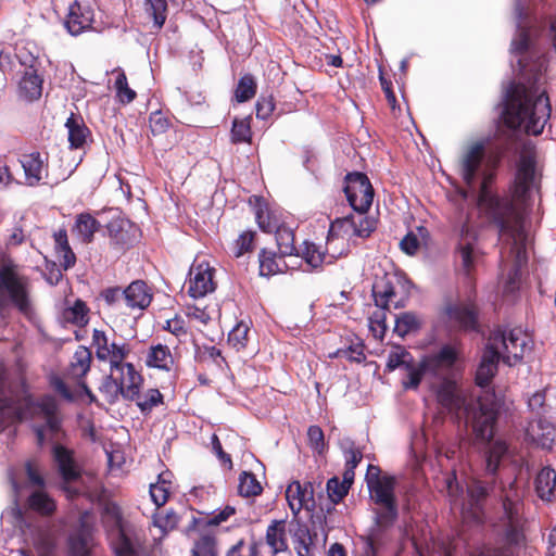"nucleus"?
I'll return each mask as SVG.
<instances>
[{
	"instance_id": "nucleus-1",
	"label": "nucleus",
	"mask_w": 556,
	"mask_h": 556,
	"mask_svg": "<svg viewBox=\"0 0 556 556\" xmlns=\"http://www.w3.org/2000/svg\"><path fill=\"white\" fill-rule=\"evenodd\" d=\"M517 34L511 41V53L518 56V71L525 83L513 85L507 90L502 113L504 124L513 130H523L528 135H540L551 117V103L545 90L535 87L546 70V61L535 55L533 37L536 30L529 25L527 13L518 1L515 9Z\"/></svg>"
},
{
	"instance_id": "nucleus-2",
	"label": "nucleus",
	"mask_w": 556,
	"mask_h": 556,
	"mask_svg": "<svg viewBox=\"0 0 556 556\" xmlns=\"http://www.w3.org/2000/svg\"><path fill=\"white\" fill-rule=\"evenodd\" d=\"M458 355L453 348V364L450 372L437 374L431 381L438 402L448 412L464 419L482 438H490L493 424L504 401L501 396L483 391V394H465L457 386Z\"/></svg>"
},
{
	"instance_id": "nucleus-3",
	"label": "nucleus",
	"mask_w": 556,
	"mask_h": 556,
	"mask_svg": "<svg viewBox=\"0 0 556 556\" xmlns=\"http://www.w3.org/2000/svg\"><path fill=\"white\" fill-rule=\"evenodd\" d=\"M498 162L497 154H485L483 141H473L465 146L458 159V173L463 181L477 194L479 206L494 222L507 218L508 208L513 214H519L510 201L500 199L489 188Z\"/></svg>"
},
{
	"instance_id": "nucleus-4",
	"label": "nucleus",
	"mask_w": 556,
	"mask_h": 556,
	"mask_svg": "<svg viewBox=\"0 0 556 556\" xmlns=\"http://www.w3.org/2000/svg\"><path fill=\"white\" fill-rule=\"evenodd\" d=\"M530 343V337L521 328L493 331L476 372V382L481 388L478 394H483L485 390L495 394L486 387L497 371L500 359L508 366H514L522 359L526 351L531 349Z\"/></svg>"
},
{
	"instance_id": "nucleus-5",
	"label": "nucleus",
	"mask_w": 556,
	"mask_h": 556,
	"mask_svg": "<svg viewBox=\"0 0 556 556\" xmlns=\"http://www.w3.org/2000/svg\"><path fill=\"white\" fill-rule=\"evenodd\" d=\"M508 212L507 218L495 222L498 228L500 242L502 244V262H511L505 285V292L513 293L518 288L520 268L527 263V240L521 214Z\"/></svg>"
},
{
	"instance_id": "nucleus-6",
	"label": "nucleus",
	"mask_w": 556,
	"mask_h": 556,
	"mask_svg": "<svg viewBox=\"0 0 556 556\" xmlns=\"http://www.w3.org/2000/svg\"><path fill=\"white\" fill-rule=\"evenodd\" d=\"M410 281L402 273H384L376 277L372 295L379 309L369 317V329L375 338L382 339L386 333L384 309L390 306L403 307L410 294Z\"/></svg>"
},
{
	"instance_id": "nucleus-7",
	"label": "nucleus",
	"mask_w": 556,
	"mask_h": 556,
	"mask_svg": "<svg viewBox=\"0 0 556 556\" xmlns=\"http://www.w3.org/2000/svg\"><path fill=\"white\" fill-rule=\"evenodd\" d=\"M453 364V346L444 345L437 353L426 356L419 364L412 362L405 367L404 389H417L422 377L434 378L437 374L450 372Z\"/></svg>"
},
{
	"instance_id": "nucleus-8",
	"label": "nucleus",
	"mask_w": 556,
	"mask_h": 556,
	"mask_svg": "<svg viewBox=\"0 0 556 556\" xmlns=\"http://www.w3.org/2000/svg\"><path fill=\"white\" fill-rule=\"evenodd\" d=\"M376 228V220L363 214H352L337 218L330 225L327 237V249L331 251L337 248V241L342 239L346 242L355 238H367Z\"/></svg>"
},
{
	"instance_id": "nucleus-9",
	"label": "nucleus",
	"mask_w": 556,
	"mask_h": 556,
	"mask_svg": "<svg viewBox=\"0 0 556 556\" xmlns=\"http://www.w3.org/2000/svg\"><path fill=\"white\" fill-rule=\"evenodd\" d=\"M345 458V468L342 481L332 477L327 481V493L333 504H338L348 494L355 477V468L363 459V452L350 438H342L339 442Z\"/></svg>"
},
{
	"instance_id": "nucleus-10",
	"label": "nucleus",
	"mask_w": 556,
	"mask_h": 556,
	"mask_svg": "<svg viewBox=\"0 0 556 556\" xmlns=\"http://www.w3.org/2000/svg\"><path fill=\"white\" fill-rule=\"evenodd\" d=\"M523 490L513 481L508 486L502 489L503 516L501 522L496 525L498 532L510 542H516L518 528L521 525Z\"/></svg>"
},
{
	"instance_id": "nucleus-11",
	"label": "nucleus",
	"mask_w": 556,
	"mask_h": 556,
	"mask_svg": "<svg viewBox=\"0 0 556 556\" xmlns=\"http://www.w3.org/2000/svg\"><path fill=\"white\" fill-rule=\"evenodd\" d=\"M26 278L18 274L17 266L10 260L0 266V289L5 291L13 304L24 314L30 311L26 290Z\"/></svg>"
},
{
	"instance_id": "nucleus-12",
	"label": "nucleus",
	"mask_w": 556,
	"mask_h": 556,
	"mask_svg": "<svg viewBox=\"0 0 556 556\" xmlns=\"http://www.w3.org/2000/svg\"><path fill=\"white\" fill-rule=\"evenodd\" d=\"M344 192L352 208L365 215L374 200V189L368 177L362 173L349 174Z\"/></svg>"
},
{
	"instance_id": "nucleus-13",
	"label": "nucleus",
	"mask_w": 556,
	"mask_h": 556,
	"mask_svg": "<svg viewBox=\"0 0 556 556\" xmlns=\"http://www.w3.org/2000/svg\"><path fill=\"white\" fill-rule=\"evenodd\" d=\"M489 494V485L479 479H471L467 484V502L462 504L463 517L476 523L484 518L483 503Z\"/></svg>"
},
{
	"instance_id": "nucleus-14",
	"label": "nucleus",
	"mask_w": 556,
	"mask_h": 556,
	"mask_svg": "<svg viewBox=\"0 0 556 556\" xmlns=\"http://www.w3.org/2000/svg\"><path fill=\"white\" fill-rule=\"evenodd\" d=\"M92 343L96 348L98 359L110 363V368L121 365L129 353L125 343H118L100 330L94 329Z\"/></svg>"
},
{
	"instance_id": "nucleus-15",
	"label": "nucleus",
	"mask_w": 556,
	"mask_h": 556,
	"mask_svg": "<svg viewBox=\"0 0 556 556\" xmlns=\"http://www.w3.org/2000/svg\"><path fill=\"white\" fill-rule=\"evenodd\" d=\"M31 409L35 414L45 419V425L36 428L38 442L43 443L46 431L52 433L56 432L60 428V419L58 417V404L53 396L46 395L31 404Z\"/></svg>"
},
{
	"instance_id": "nucleus-16",
	"label": "nucleus",
	"mask_w": 556,
	"mask_h": 556,
	"mask_svg": "<svg viewBox=\"0 0 556 556\" xmlns=\"http://www.w3.org/2000/svg\"><path fill=\"white\" fill-rule=\"evenodd\" d=\"M286 498L288 505L294 516L305 508L307 510L314 509V489L311 482L302 484L300 481H292L286 490Z\"/></svg>"
},
{
	"instance_id": "nucleus-17",
	"label": "nucleus",
	"mask_w": 556,
	"mask_h": 556,
	"mask_svg": "<svg viewBox=\"0 0 556 556\" xmlns=\"http://www.w3.org/2000/svg\"><path fill=\"white\" fill-rule=\"evenodd\" d=\"M215 290L213 269L207 264H199L190 270L188 293L193 299L203 298Z\"/></svg>"
},
{
	"instance_id": "nucleus-18",
	"label": "nucleus",
	"mask_w": 556,
	"mask_h": 556,
	"mask_svg": "<svg viewBox=\"0 0 556 556\" xmlns=\"http://www.w3.org/2000/svg\"><path fill=\"white\" fill-rule=\"evenodd\" d=\"M114 377H117L122 396L128 401L136 399L142 384V377L130 363H122L113 367Z\"/></svg>"
},
{
	"instance_id": "nucleus-19",
	"label": "nucleus",
	"mask_w": 556,
	"mask_h": 556,
	"mask_svg": "<svg viewBox=\"0 0 556 556\" xmlns=\"http://www.w3.org/2000/svg\"><path fill=\"white\" fill-rule=\"evenodd\" d=\"M93 22V10L89 5H83L74 1L68 7L65 28L73 36H78L91 27Z\"/></svg>"
},
{
	"instance_id": "nucleus-20",
	"label": "nucleus",
	"mask_w": 556,
	"mask_h": 556,
	"mask_svg": "<svg viewBox=\"0 0 556 556\" xmlns=\"http://www.w3.org/2000/svg\"><path fill=\"white\" fill-rule=\"evenodd\" d=\"M525 439L542 448H552L556 439V428L545 419L539 418L529 422Z\"/></svg>"
},
{
	"instance_id": "nucleus-21",
	"label": "nucleus",
	"mask_w": 556,
	"mask_h": 556,
	"mask_svg": "<svg viewBox=\"0 0 556 556\" xmlns=\"http://www.w3.org/2000/svg\"><path fill=\"white\" fill-rule=\"evenodd\" d=\"M53 455L58 464L59 471L66 484L64 485V490L71 496L76 495L78 491L68 485L71 482H74L79 478V470L74 463L71 452L61 445H56L53 448Z\"/></svg>"
},
{
	"instance_id": "nucleus-22",
	"label": "nucleus",
	"mask_w": 556,
	"mask_h": 556,
	"mask_svg": "<svg viewBox=\"0 0 556 556\" xmlns=\"http://www.w3.org/2000/svg\"><path fill=\"white\" fill-rule=\"evenodd\" d=\"M496 422V419L494 420ZM481 440L488 441V447L485 451V472L490 476H494L500 467L502 459L507 457L510 453L507 443L502 439H493L495 433V424H493V433L490 438H482L475 432Z\"/></svg>"
},
{
	"instance_id": "nucleus-23",
	"label": "nucleus",
	"mask_w": 556,
	"mask_h": 556,
	"mask_svg": "<svg viewBox=\"0 0 556 556\" xmlns=\"http://www.w3.org/2000/svg\"><path fill=\"white\" fill-rule=\"evenodd\" d=\"M152 301V292L142 280L132 281L125 288L124 305L131 309H144Z\"/></svg>"
},
{
	"instance_id": "nucleus-24",
	"label": "nucleus",
	"mask_w": 556,
	"mask_h": 556,
	"mask_svg": "<svg viewBox=\"0 0 556 556\" xmlns=\"http://www.w3.org/2000/svg\"><path fill=\"white\" fill-rule=\"evenodd\" d=\"M447 315L452 323L464 330H477V311L471 303H456L447 308Z\"/></svg>"
},
{
	"instance_id": "nucleus-25",
	"label": "nucleus",
	"mask_w": 556,
	"mask_h": 556,
	"mask_svg": "<svg viewBox=\"0 0 556 556\" xmlns=\"http://www.w3.org/2000/svg\"><path fill=\"white\" fill-rule=\"evenodd\" d=\"M108 229L111 240L116 245H130L137 239L138 228L128 219L113 220L109 224Z\"/></svg>"
},
{
	"instance_id": "nucleus-26",
	"label": "nucleus",
	"mask_w": 556,
	"mask_h": 556,
	"mask_svg": "<svg viewBox=\"0 0 556 556\" xmlns=\"http://www.w3.org/2000/svg\"><path fill=\"white\" fill-rule=\"evenodd\" d=\"M475 240L476 235L472 227L468 223H465L460 228L459 256L463 267L467 273L475 264L476 254L472 247Z\"/></svg>"
},
{
	"instance_id": "nucleus-27",
	"label": "nucleus",
	"mask_w": 556,
	"mask_h": 556,
	"mask_svg": "<svg viewBox=\"0 0 556 556\" xmlns=\"http://www.w3.org/2000/svg\"><path fill=\"white\" fill-rule=\"evenodd\" d=\"M21 164L28 185L34 186L42 179L46 170L45 160L39 152L24 154L21 159Z\"/></svg>"
},
{
	"instance_id": "nucleus-28",
	"label": "nucleus",
	"mask_w": 556,
	"mask_h": 556,
	"mask_svg": "<svg viewBox=\"0 0 556 556\" xmlns=\"http://www.w3.org/2000/svg\"><path fill=\"white\" fill-rule=\"evenodd\" d=\"M395 479L392 476L384 475L380 481L368 486L370 496L376 504H391L396 503L394 496Z\"/></svg>"
},
{
	"instance_id": "nucleus-29",
	"label": "nucleus",
	"mask_w": 556,
	"mask_h": 556,
	"mask_svg": "<svg viewBox=\"0 0 556 556\" xmlns=\"http://www.w3.org/2000/svg\"><path fill=\"white\" fill-rule=\"evenodd\" d=\"M27 506L41 516H51L56 509L55 501L45 491L36 489L27 497Z\"/></svg>"
},
{
	"instance_id": "nucleus-30",
	"label": "nucleus",
	"mask_w": 556,
	"mask_h": 556,
	"mask_svg": "<svg viewBox=\"0 0 556 556\" xmlns=\"http://www.w3.org/2000/svg\"><path fill=\"white\" fill-rule=\"evenodd\" d=\"M65 126L68 130V141L71 147L74 149L83 148L90 136V131L84 121L80 117L71 115V117L67 118Z\"/></svg>"
},
{
	"instance_id": "nucleus-31",
	"label": "nucleus",
	"mask_w": 556,
	"mask_h": 556,
	"mask_svg": "<svg viewBox=\"0 0 556 556\" xmlns=\"http://www.w3.org/2000/svg\"><path fill=\"white\" fill-rule=\"evenodd\" d=\"M20 92L27 100H36L41 96L42 92V79L36 73V71L29 68L26 70L21 81Z\"/></svg>"
},
{
	"instance_id": "nucleus-32",
	"label": "nucleus",
	"mask_w": 556,
	"mask_h": 556,
	"mask_svg": "<svg viewBox=\"0 0 556 556\" xmlns=\"http://www.w3.org/2000/svg\"><path fill=\"white\" fill-rule=\"evenodd\" d=\"M266 542L274 553L287 549L286 522L283 520H274L267 528Z\"/></svg>"
},
{
	"instance_id": "nucleus-33",
	"label": "nucleus",
	"mask_w": 556,
	"mask_h": 556,
	"mask_svg": "<svg viewBox=\"0 0 556 556\" xmlns=\"http://www.w3.org/2000/svg\"><path fill=\"white\" fill-rule=\"evenodd\" d=\"M556 486V472L549 467H544L535 479V490L540 498L549 501Z\"/></svg>"
},
{
	"instance_id": "nucleus-34",
	"label": "nucleus",
	"mask_w": 556,
	"mask_h": 556,
	"mask_svg": "<svg viewBox=\"0 0 556 556\" xmlns=\"http://www.w3.org/2000/svg\"><path fill=\"white\" fill-rule=\"evenodd\" d=\"M146 363L149 367L169 370L174 364V358L168 346L157 344L151 346Z\"/></svg>"
},
{
	"instance_id": "nucleus-35",
	"label": "nucleus",
	"mask_w": 556,
	"mask_h": 556,
	"mask_svg": "<svg viewBox=\"0 0 556 556\" xmlns=\"http://www.w3.org/2000/svg\"><path fill=\"white\" fill-rule=\"evenodd\" d=\"M91 364V352L85 346H78L75 351L68 367V375L73 378H81L85 376Z\"/></svg>"
},
{
	"instance_id": "nucleus-36",
	"label": "nucleus",
	"mask_w": 556,
	"mask_h": 556,
	"mask_svg": "<svg viewBox=\"0 0 556 556\" xmlns=\"http://www.w3.org/2000/svg\"><path fill=\"white\" fill-rule=\"evenodd\" d=\"M110 540L116 556L135 555V545L125 527L113 531L110 534Z\"/></svg>"
},
{
	"instance_id": "nucleus-37",
	"label": "nucleus",
	"mask_w": 556,
	"mask_h": 556,
	"mask_svg": "<svg viewBox=\"0 0 556 556\" xmlns=\"http://www.w3.org/2000/svg\"><path fill=\"white\" fill-rule=\"evenodd\" d=\"M535 164L530 156H522L517 169V185L521 192H527L534 180Z\"/></svg>"
},
{
	"instance_id": "nucleus-38",
	"label": "nucleus",
	"mask_w": 556,
	"mask_h": 556,
	"mask_svg": "<svg viewBox=\"0 0 556 556\" xmlns=\"http://www.w3.org/2000/svg\"><path fill=\"white\" fill-rule=\"evenodd\" d=\"M146 14L152 18V27L160 30L167 17V1L166 0H146Z\"/></svg>"
},
{
	"instance_id": "nucleus-39",
	"label": "nucleus",
	"mask_w": 556,
	"mask_h": 556,
	"mask_svg": "<svg viewBox=\"0 0 556 556\" xmlns=\"http://www.w3.org/2000/svg\"><path fill=\"white\" fill-rule=\"evenodd\" d=\"M99 226L98 220L90 214H80L76 219L74 231L81 241L90 242Z\"/></svg>"
},
{
	"instance_id": "nucleus-40",
	"label": "nucleus",
	"mask_w": 556,
	"mask_h": 556,
	"mask_svg": "<svg viewBox=\"0 0 556 556\" xmlns=\"http://www.w3.org/2000/svg\"><path fill=\"white\" fill-rule=\"evenodd\" d=\"M130 401H135L140 410L143 414H148L154 407L163 403V395L157 389H148L142 394L139 391L138 396Z\"/></svg>"
},
{
	"instance_id": "nucleus-41",
	"label": "nucleus",
	"mask_w": 556,
	"mask_h": 556,
	"mask_svg": "<svg viewBox=\"0 0 556 556\" xmlns=\"http://www.w3.org/2000/svg\"><path fill=\"white\" fill-rule=\"evenodd\" d=\"M274 231L276 232V241L280 255H293L296 249L294 247V235L292 230L278 226Z\"/></svg>"
},
{
	"instance_id": "nucleus-42",
	"label": "nucleus",
	"mask_w": 556,
	"mask_h": 556,
	"mask_svg": "<svg viewBox=\"0 0 556 556\" xmlns=\"http://www.w3.org/2000/svg\"><path fill=\"white\" fill-rule=\"evenodd\" d=\"M413 362L412 354L406 351L403 346L396 345L394 346L387 359V369L389 371H393L397 368H405Z\"/></svg>"
},
{
	"instance_id": "nucleus-43",
	"label": "nucleus",
	"mask_w": 556,
	"mask_h": 556,
	"mask_svg": "<svg viewBox=\"0 0 556 556\" xmlns=\"http://www.w3.org/2000/svg\"><path fill=\"white\" fill-rule=\"evenodd\" d=\"M390 528L374 525L370 528L365 547H372L378 553L388 542L391 541Z\"/></svg>"
},
{
	"instance_id": "nucleus-44",
	"label": "nucleus",
	"mask_w": 556,
	"mask_h": 556,
	"mask_svg": "<svg viewBox=\"0 0 556 556\" xmlns=\"http://www.w3.org/2000/svg\"><path fill=\"white\" fill-rule=\"evenodd\" d=\"M191 556H218L216 538L211 534H202L194 542Z\"/></svg>"
},
{
	"instance_id": "nucleus-45",
	"label": "nucleus",
	"mask_w": 556,
	"mask_h": 556,
	"mask_svg": "<svg viewBox=\"0 0 556 556\" xmlns=\"http://www.w3.org/2000/svg\"><path fill=\"white\" fill-rule=\"evenodd\" d=\"M379 506H380V508L375 510V523L374 525L392 529V527L396 520V517H397L396 503L381 504Z\"/></svg>"
},
{
	"instance_id": "nucleus-46",
	"label": "nucleus",
	"mask_w": 556,
	"mask_h": 556,
	"mask_svg": "<svg viewBox=\"0 0 556 556\" xmlns=\"http://www.w3.org/2000/svg\"><path fill=\"white\" fill-rule=\"evenodd\" d=\"M115 372H113V367L110 368V375L106 376L99 390L102 395L105 397L106 402L110 404L115 403L118 397L122 395L121 387L117 380V377H114Z\"/></svg>"
},
{
	"instance_id": "nucleus-47",
	"label": "nucleus",
	"mask_w": 556,
	"mask_h": 556,
	"mask_svg": "<svg viewBox=\"0 0 556 556\" xmlns=\"http://www.w3.org/2000/svg\"><path fill=\"white\" fill-rule=\"evenodd\" d=\"M114 73H116L114 86L118 100L124 104L132 102L136 98V91L129 88L124 71L117 70Z\"/></svg>"
},
{
	"instance_id": "nucleus-48",
	"label": "nucleus",
	"mask_w": 556,
	"mask_h": 556,
	"mask_svg": "<svg viewBox=\"0 0 556 556\" xmlns=\"http://www.w3.org/2000/svg\"><path fill=\"white\" fill-rule=\"evenodd\" d=\"M239 493L242 496H255L262 492L261 483L253 473L243 471L239 477Z\"/></svg>"
},
{
	"instance_id": "nucleus-49",
	"label": "nucleus",
	"mask_w": 556,
	"mask_h": 556,
	"mask_svg": "<svg viewBox=\"0 0 556 556\" xmlns=\"http://www.w3.org/2000/svg\"><path fill=\"white\" fill-rule=\"evenodd\" d=\"M281 271L280 263L274 252L262 250L260 253V274L261 276H271Z\"/></svg>"
},
{
	"instance_id": "nucleus-50",
	"label": "nucleus",
	"mask_w": 556,
	"mask_h": 556,
	"mask_svg": "<svg viewBox=\"0 0 556 556\" xmlns=\"http://www.w3.org/2000/svg\"><path fill=\"white\" fill-rule=\"evenodd\" d=\"M63 318L66 323H71L77 326H83L88 321L87 307L84 302L76 301L71 307H67L63 312Z\"/></svg>"
},
{
	"instance_id": "nucleus-51",
	"label": "nucleus",
	"mask_w": 556,
	"mask_h": 556,
	"mask_svg": "<svg viewBox=\"0 0 556 556\" xmlns=\"http://www.w3.org/2000/svg\"><path fill=\"white\" fill-rule=\"evenodd\" d=\"M256 93V83L252 75L247 74L242 76L236 89V100L238 102H245L252 99Z\"/></svg>"
},
{
	"instance_id": "nucleus-52",
	"label": "nucleus",
	"mask_w": 556,
	"mask_h": 556,
	"mask_svg": "<svg viewBox=\"0 0 556 556\" xmlns=\"http://www.w3.org/2000/svg\"><path fill=\"white\" fill-rule=\"evenodd\" d=\"M255 218L260 228L266 232H271L279 226L278 219L271 216L265 204L261 202L257 204Z\"/></svg>"
},
{
	"instance_id": "nucleus-53",
	"label": "nucleus",
	"mask_w": 556,
	"mask_h": 556,
	"mask_svg": "<svg viewBox=\"0 0 556 556\" xmlns=\"http://www.w3.org/2000/svg\"><path fill=\"white\" fill-rule=\"evenodd\" d=\"M249 331L250 328L248 324L243 321L237 324V326L228 334L229 344H231V346L237 351H240L247 345Z\"/></svg>"
},
{
	"instance_id": "nucleus-54",
	"label": "nucleus",
	"mask_w": 556,
	"mask_h": 556,
	"mask_svg": "<svg viewBox=\"0 0 556 556\" xmlns=\"http://www.w3.org/2000/svg\"><path fill=\"white\" fill-rule=\"evenodd\" d=\"M417 327L418 321L416 316L410 313H403L395 318L394 332L403 338Z\"/></svg>"
},
{
	"instance_id": "nucleus-55",
	"label": "nucleus",
	"mask_w": 556,
	"mask_h": 556,
	"mask_svg": "<svg viewBox=\"0 0 556 556\" xmlns=\"http://www.w3.org/2000/svg\"><path fill=\"white\" fill-rule=\"evenodd\" d=\"M103 521L111 528V533L118 528H124L121 509L113 503H109L104 506Z\"/></svg>"
},
{
	"instance_id": "nucleus-56",
	"label": "nucleus",
	"mask_w": 556,
	"mask_h": 556,
	"mask_svg": "<svg viewBox=\"0 0 556 556\" xmlns=\"http://www.w3.org/2000/svg\"><path fill=\"white\" fill-rule=\"evenodd\" d=\"M303 244L304 248L301 252L302 257L312 268H318L323 264L325 255L319 251L316 244L307 241H305Z\"/></svg>"
},
{
	"instance_id": "nucleus-57",
	"label": "nucleus",
	"mask_w": 556,
	"mask_h": 556,
	"mask_svg": "<svg viewBox=\"0 0 556 556\" xmlns=\"http://www.w3.org/2000/svg\"><path fill=\"white\" fill-rule=\"evenodd\" d=\"M331 357L346 358L351 362L362 363L365 359L364 346L361 343L351 344L348 348L337 350Z\"/></svg>"
},
{
	"instance_id": "nucleus-58",
	"label": "nucleus",
	"mask_w": 556,
	"mask_h": 556,
	"mask_svg": "<svg viewBox=\"0 0 556 556\" xmlns=\"http://www.w3.org/2000/svg\"><path fill=\"white\" fill-rule=\"evenodd\" d=\"M294 549L298 556H312V540L306 529H300L295 533Z\"/></svg>"
},
{
	"instance_id": "nucleus-59",
	"label": "nucleus",
	"mask_w": 556,
	"mask_h": 556,
	"mask_svg": "<svg viewBox=\"0 0 556 556\" xmlns=\"http://www.w3.org/2000/svg\"><path fill=\"white\" fill-rule=\"evenodd\" d=\"M90 543L84 534H75L70 538V551L72 556H88Z\"/></svg>"
},
{
	"instance_id": "nucleus-60",
	"label": "nucleus",
	"mask_w": 556,
	"mask_h": 556,
	"mask_svg": "<svg viewBox=\"0 0 556 556\" xmlns=\"http://www.w3.org/2000/svg\"><path fill=\"white\" fill-rule=\"evenodd\" d=\"M169 489L165 480L150 485V496L156 507L163 506L168 500Z\"/></svg>"
},
{
	"instance_id": "nucleus-61",
	"label": "nucleus",
	"mask_w": 556,
	"mask_h": 556,
	"mask_svg": "<svg viewBox=\"0 0 556 556\" xmlns=\"http://www.w3.org/2000/svg\"><path fill=\"white\" fill-rule=\"evenodd\" d=\"M231 138L233 142H247L251 138L250 124L245 119H235L231 128Z\"/></svg>"
},
{
	"instance_id": "nucleus-62",
	"label": "nucleus",
	"mask_w": 556,
	"mask_h": 556,
	"mask_svg": "<svg viewBox=\"0 0 556 556\" xmlns=\"http://www.w3.org/2000/svg\"><path fill=\"white\" fill-rule=\"evenodd\" d=\"M254 232L244 231L235 241L232 253L236 257L242 256L244 253L250 252L253 248Z\"/></svg>"
},
{
	"instance_id": "nucleus-63",
	"label": "nucleus",
	"mask_w": 556,
	"mask_h": 556,
	"mask_svg": "<svg viewBox=\"0 0 556 556\" xmlns=\"http://www.w3.org/2000/svg\"><path fill=\"white\" fill-rule=\"evenodd\" d=\"M307 440L311 448L318 454H323L326 450L325 437L320 427L311 426L307 430Z\"/></svg>"
},
{
	"instance_id": "nucleus-64",
	"label": "nucleus",
	"mask_w": 556,
	"mask_h": 556,
	"mask_svg": "<svg viewBox=\"0 0 556 556\" xmlns=\"http://www.w3.org/2000/svg\"><path fill=\"white\" fill-rule=\"evenodd\" d=\"M178 520L179 517L174 510H167L165 514L154 515V525L164 532L176 528Z\"/></svg>"
}]
</instances>
